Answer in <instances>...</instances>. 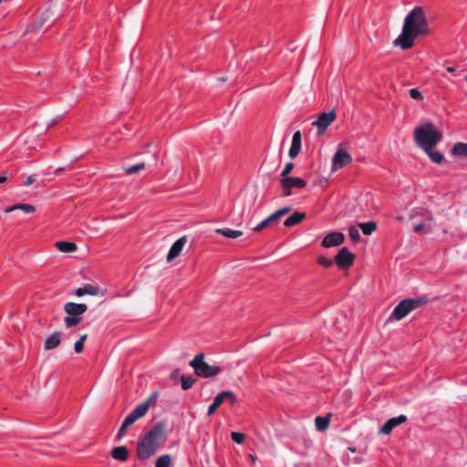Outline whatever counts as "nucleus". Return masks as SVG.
<instances>
[{
  "mask_svg": "<svg viewBox=\"0 0 467 467\" xmlns=\"http://www.w3.org/2000/svg\"><path fill=\"white\" fill-rule=\"evenodd\" d=\"M129 427H124V424L122 423L119 431H118V434L116 436V441H119L121 440L127 433V429Z\"/></svg>",
  "mask_w": 467,
  "mask_h": 467,
  "instance_id": "79ce46f5",
  "label": "nucleus"
},
{
  "mask_svg": "<svg viewBox=\"0 0 467 467\" xmlns=\"http://www.w3.org/2000/svg\"><path fill=\"white\" fill-rule=\"evenodd\" d=\"M446 70L450 73H453L455 71V67H446Z\"/></svg>",
  "mask_w": 467,
  "mask_h": 467,
  "instance_id": "864d4df0",
  "label": "nucleus"
},
{
  "mask_svg": "<svg viewBox=\"0 0 467 467\" xmlns=\"http://www.w3.org/2000/svg\"><path fill=\"white\" fill-rule=\"evenodd\" d=\"M466 78V80H467V75H466V78Z\"/></svg>",
  "mask_w": 467,
  "mask_h": 467,
  "instance_id": "680f3d73",
  "label": "nucleus"
},
{
  "mask_svg": "<svg viewBox=\"0 0 467 467\" xmlns=\"http://www.w3.org/2000/svg\"><path fill=\"white\" fill-rule=\"evenodd\" d=\"M301 140H302L301 132H300V130H296L293 135L291 144H296V145L301 146Z\"/></svg>",
  "mask_w": 467,
  "mask_h": 467,
  "instance_id": "58836bf2",
  "label": "nucleus"
},
{
  "mask_svg": "<svg viewBox=\"0 0 467 467\" xmlns=\"http://www.w3.org/2000/svg\"><path fill=\"white\" fill-rule=\"evenodd\" d=\"M178 374H179V370H178V369H176V370H174V371L172 372L171 376H172V378H175V377H177V375H178Z\"/></svg>",
  "mask_w": 467,
  "mask_h": 467,
  "instance_id": "5fc2aeb1",
  "label": "nucleus"
},
{
  "mask_svg": "<svg viewBox=\"0 0 467 467\" xmlns=\"http://www.w3.org/2000/svg\"><path fill=\"white\" fill-rule=\"evenodd\" d=\"M421 215H423V211H422V209H420V208H414V209H412V210L410 211L409 217H410V219H413V218H415V217H417V216H421Z\"/></svg>",
  "mask_w": 467,
  "mask_h": 467,
  "instance_id": "37998d69",
  "label": "nucleus"
},
{
  "mask_svg": "<svg viewBox=\"0 0 467 467\" xmlns=\"http://www.w3.org/2000/svg\"><path fill=\"white\" fill-rule=\"evenodd\" d=\"M223 392L230 394V396H225V400H229L232 404L236 402V397L234 392L228 390H223Z\"/></svg>",
  "mask_w": 467,
  "mask_h": 467,
  "instance_id": "a18cd8bd",
  "label": "nucleus"
},
{
  "mask_svg": "<svg viewBox=\"0 0 467 467\" xmlns=\"http://www.w3.org/2000/svg\"><path fill=\"white\" fill-rule=\"evenodd\" d=\"M181 381H182V389L184 390H187L192 387V385L194 384L196 379H192V377H186V376L182 375L181 377Z\"/></svg>",
  "mask_w": 467,
  "mask_h": 467,
  "instance_id": "7c9ffc66",
  "label": "nucleus"
},
{
  "mask_svg": "<svg viewBox=\"0 0 467 467\" xmlns=\"http://www.w3.org/2000/svg\"><path fill=\"white\" fill-rule=\"evenodd\" d=\"M16 210H22L26 213H32L36 211V207L32 204L17 203V204L6 207L5 212L11 213Z\"/></svg>",
  "mask_w": 467,
  "mask_h": 467,
  "instance_id": "412c9836",
  "label": "nucleus"
},
{
  "mask_svg": "<svg viewBox=\"0 0 467 467\" xmlns=\"http://www.w3.org/2000/svg\"><path fill=\"white\" fill-rule=\"evenodd\" d=\"M441 140L442 134L431 122H426L414 130V140L422 150L434 148Z\"/></svg>",
  "mask_w": 467,
  "mask_h": 467,
  "instance_id": "f03ea898",
  "label": "nucleus"
},
{
  "mask_svg": "<svg viewBox=\"0 0 467 467\" xmlns=\"http://www.w3.org/2000/svg\"><path fill=\"white\" fill-rule=\"evenodd\" d=\"M61 342V333L53 332L44 342L45 350H52L59 346Z\"/></svg>",
  "mask_w": 467,
  "mask_h": 467,
  "instance_id": "f3484780",
  "label": "nucleus"
},
{
  "mask_svg": "<svg viewBox=\"0 0 467 467\" xmlns=\"http://www.w3.org/2000/svg\"><path fill=\"white\" fill-rule=\"evenodd\" d=\"M329 417L330 414H328L326 417L317 416L315 419V425L317 431H323L327 429L329 425Z\"/></svg>",
  "mask_w": 467,
  "mask_h": 467,
  "instance_id": "b1692460",
  "label": "nucleus"
},
{
  "mask_svg": "<svg viewBox=\"0 0 467 467\" xmlns=\"http://www.w3.org/2000/svg\"><path fill=\"white\" fill-rule=\"evenodd\" d=\"M74 294L78 297L85 296L84 286L76 289Z\"/></svg>",
  "mask_w": 467,
  "mask_h": 467,
  "instance_id": "3c124183",
  "label": "nucleus"
},
{
  "mask_svg": "<svg viewBox=\"0 0 467 467\" xmlns=\"http://www.w3.org/2000/svg\"><path fill=\"white\" fill-rule=\"evenodd\" d=\"M111 457L114 460L126 462L129 458V450L126 446H119L115 447L110 453Z\"/></svg>",
  "mask_w": 467,
  "mask_h": 467,
  "instance_id": "a211bd4d",
  "label": "nucleus"
},
{
  "mask_svg": "<svg viewBox=\"0 0 467 467\" xmlns=\"http://www.w3.org/2000/svg\"><path fill=\"white\" fill-rule=\"evenodd\" d=\"M36 181V178L35 175H29L26 177L24 184L26 186H29V185L33 184Z\"/></svg>",
  "mask_w": 467,
  "mask_h": 467,
  "instance_id": "09e8293b",
  "label": "nucleus"
},
{
  "mask_svg": "<svg viewBox=\"0 0 467 467\" xmlns=\"http://www.w3.org/2000/svg\"><path fill=\"white\" fill-rule=\"evenodd\" d=\"M301 146L291 144V147L288 151V155L291 159H295L300 152Z\"/></svg>",
  "mask_w": 467,
  "mask_h": 467,
  "instance_id": "f704fd0d",
  "label": "nucleus"
},
{
  "mask_svg": "<svg viewBox=\"0 0 467 467\" xmlns=\"http://www.w3.org/2000/svg\"><path fill=\"white\" fill-rule=\"evenodd\" d=\"M281 187L283 189L284 196H290L292 194L291 189L294 187L304 188L306 185L305 180L298 177H286L282 178L280 181Z\"/></svg>",
  "mask_w": 467,
  "mask_h": 467,
  "instance_id": "9d476101",
  "label": "nucleus"
},
{
  "mask_svg": "<svg viewBox=\"0 0 467 467\" xmlns=\"http://www.w3.org/2000/svg\"><path fill=\"white\" fill-rule=\"evenodd\" d=\"M85 295L97 296L99 292V288L93 285L88 284L84 285Z\"/></svg>",
  "mask_w": 467,
  "mask_h": 467,
  "instance_id": "473e14b6",
  "label": "nucleus"
},
{
  "mask_svg": "<svg viewBox=\"0 0 467 467\" xmlns=\"http://www.w3.org/2000/svg\"><path fill=\"white\" fill-rule=\"evenodd\" d=\"M87 338H88V334H84V335L80 336L78 340H77L75 342L74 350L76 353H78V354L82 353L83 348H84V342L86 341Z\"/></svg>",
  "mask_w": 467,
  "mask_h": 467,
  "instance_id": "c756f323",
  "label": "nucleus"
},
{
  "mask_svg": "<svg viewBox=\"0 0 467 467\" xmlns=\"http://www.w3.org/2000/svg\"><path fill=\"white\" fill-rule=\"evenodd\" d=\"M348 234H349V236L350 238L354 241V242H358L359 241V238H360V234H359V232L358 230L354 227V226H351L348 230Z\"/></svg>",
  "mask_w": 467,
  "mask_h": 467,
  "instance_id": "c9c22d12",
  "label": "nucleus"
},
{
  "mask_svg": "<svg viewBox=\"0 0 467 467\" xmlns=\"http://www.w3.org/2000/svg\"><path fill=\"white\" fill-rule=\"evenodd\" d=\"M250 457H251V459H252V461H253V462H254V461H255V459H254V457L253 455H250Z\"/></svg>",
  "mask_w": 467,
  "mask_h": 467,
  "instance_id": "052dcab7",
  "label": "nucleus"
},
{
  "mask_svg": "<svg viewBox=\"0 0 467 467\" xmlns=\"http://www.w3.org/2000/svg\"><path fill=\"white\" fill-rule=\"evenodd\" d=\"M336 118L337 114L335 109L319 114L317 120L312 122V125L316 126L317 129V136H322L326 132L327 127L336 120Z\"/></svg>",
  "mask_w": 467,
  "mask_h": 467,
  "instance_id": "6e6552de",
  "label": "nucleus"
},
{
  "mask_svg": "<svg viewBox=\"0 0 467 467\" xmlns=\"http://www.w3.org/2000/svg\"><path fill=\"white\" fill-rule=\"evenodd\" d=\"M218 81L223 83V82L226 81V78H224V77L220 78H218Z\"/></svg>",
  "mask_w": 467,
  "mask_h": 467,
  "instance_id": "4d7b16f0",
  "label": "nucleus"
},
{
  "mask_svg": "<svg viewBox=\"0 0 467 467\" xmlns=\"http://www.w3.org/2000/svg\"><path fill=\"white\" fill-rule=\"evenodd\" d=\"M358 227L365 235H369L377 229V223L375 222L360 223Z\"/></svg>",
  "mask_w": 467,
  "mask_h": 467,
  "instance_id": "a878e982",
  "label": "nucleus"
},
{
  "mask_svg": "<svg viewBox=\"0 0 467 467\" xmlns=\"http://www.w3.org/2000/svg\"><path fill=\"white\" fill-rule=\"evenodd\" d=\"M281 217L279 216V214L277 213V212H275L273 214H271L269 217H267L266 219L268 220V222L270 223H273L275 222H277Z\"/></svg>",
  "mask_w": 467,
  "mask_h": 467,
  "instance_id": "de8ad7c7",
  "label": "nucleus"
},
{
  "mask_svg": "<svg viewBox=\"0 0 467 467\" xmlns=\"http://www.w3.org/2000/svg\"><path fill=\"white\" fill-rule=\"evenodd\" d=\"M427 31H401V34L393 41L395 47H400L406 50L410 48L415 39L426 34Z\"/></svg>",
  "mask_w": 467,
  "mask_h": 467,
  "instance_id": "0eeeda50",
  "label": "nucleus"
},
{
  "mask_svg": "<svg viewBox=\"0 0 467 467\" xmlns=\"http://www.w3.org/2000/svg\"><path fill=\"white\" fill-rule=\"evenodd\" d=\"M55 246L62 253H72L77 250V245L72 242L60 241L55 244Z\"/></svg>",
  "mask_w": 467,
  "mask_h": 467,
  "instance_id": "4be33fe9",
  "label": "nucleus"
},
{
  "mask_svg": "<svg viewBox=\"0 0 467 467\" xmlns=\"http://www.w3.org/2000/svg\"><path fill=\"white\" fill-rule=\"evenodd\" d=\"M186 243H187L186 235H183L181 238H179L177 241H175V243L171 245V247L167 254L166 260L168 263H171L174 258L179 256V254L182 251Z\"/></svg>",
  "mask_w": 467,
  "mask_h": 467,
  "instance_id": "4468645a",
  "label": "nucleus"
},
{
  "mask_svg": "<svg viewBox=\"0 0 467 467\" xmlns=\"http://www.w3.org/2000/svg\"><path fill=\"white\" fill-rule=\"evenodd\" d=\"M81 320H82L81 317H75V316H70V315L65 317V318H64L66 327H67V328H71V327L78 326L81 322Z\"/></svg>",
  "mask_w": 467,
  "mask_h": 467,
  "instance_id": "c85d7f7f",
  "label": "nucleus"
},
{
  "mask_svg": "<svg viewBox=\"0 0 467 467\" xmlns=\"http://www.w3.org/2000/svg\"><path fill=\"white\" fill-rule=\"evenodd\" d=\"M305 218H306V213L295 212L293 214H291L285 220L284 225L285 227H292V226L301 223Z\"/></svg>",
  "mask_w": 467,
  "mask_h": 467,
  "instance_id": "6ab92c4d",
  "label": "nucleus"
},
{
  "mask_svg": "<svg viewBox=\"0 0 467 467\" xmlns=\"http://www.w3.org/2000/svg\"><path fill=\"white\" fill-rule=\"evenodd\" d=\"M271 223L268 222L267 219H265L264 221H262L257 226H255L254 228V231L255 232H260L262 231L263 229H265V227L269 226Z\"/></svg>",
  "mask_w": 467,
  "mask_h": 467,
  "instance_id": "c03bdc74",
  "label": "nucleus"
},
{
  "mask_svg": "<svg viewBox=\"0 0 467 467\" xmlns=\"http://www.w3.org/2000/svg\"><path fill=\"white\" fill-rule=\"evenodd\" d=\"M409 92H410V96L413 99H416V100H422L423 99V96H422L421 92L418 88H411V89H410Z\"/></svg>",
  "mask_w": 467,
  "mask_h": 467,
  "instance_id": "e433bc0d",
  "label": "nucleus"
},
{
  "mask_svg": "<svg viewBox=\"0 0 467 467\" xmlns=\"http://www.w3.org/2000/svg\"><path fill=\"white\" fill-rule=\"evenodd\" d=\"M292 210V207L291 206H286V207H283L279 210H277V213L279 214L280 217L285 215L287 213H289L290 211Z\"/></svg>",
  "mask_w": 467,
  "mask_h": 467,
  "instance_id": "49530a36",
  "label": "nucleus"
},
{
  "mask_svg": "<svg viewBox=\"0 0 467 467\" xmlns=\"http://www.w3.org/2000/svg\"><path fill=\"white\" fill-rule=\"evenodd\" d=\"M244 437H245L244 434L242 432L234 431L231 433L232 440L237 444L243 443L244 441Z\"/></svg>",
  "mask_w": 467,
  "mask_h": 467,
  "instance_id": "72a5a7b5",
  "label": "nucleus"
},
{
  "mask_svg": "<svg viewBox=\"0 0 467 467\" xmlns=\"http://www.w3.org/2000/svg\"><path fill=\"white\" fill-rule=\"evenodd\" d=\"M345 241V235L340 232H333L328 234L322 240V246L328 248L333 246H338Z\"/></svg>",
  "mask_w": 467,
  "mask_h": 467,
  "instance_id": "f8f14e48",
  "label": "nucleus"
},
{
  "mask_svg": "<svg viewBox=\"0 0 467 467\" xmlns=\"http://www.w3.org/2000/svg\"><path fill=\"white\" fill-rule=\"evenodd\" d=\"M425 227H426V223H421L415 225L413 230L416 234H420L425 229Z\"/></svg>",
  "mask_w": 467,
  "mask_h": 467,
  "instance_id": "8fccbe9b",
  "label": "nucleus"
},
{
  "mask_svg": "<svg viewBox=\"0 0 467 467\" xmlns=\"http://www.w3.org/2000/svg\"><path fill=\"white\" fill-rule=\"evenodd\" d=\"M396 219L400 222V221L403 220V217L402 216H398Z\"/></svg>",
  "mask_w": 467,
  "mask_h": 467,
  "instance_id": "13d9d810",
  "label": "nucleus"
},
{
  "mask_svg": "<svg viewBox=\"0 0 467 467\" xmlns=\"http://www.w3.org/2000/svg\"><path fill=\"white\" fill-rule=\"evenodd\" d=\"M439 26L433 15H427L422 7L416 6L407 15L402 29H429Z\"/></svg>",
  "mask_w": 467,
  "mask_h": 467,
  "instance_id": "7ed1b4c3",
  "label": "nucleus"
},
{
  "mask_svg": "<svg viewBox=\"0 0 467 467\" xmlns=\"http://www.w3.org/2000/svg\"><path fill=\"white\" fill-rule=\"evenodd\" d=\"M352 162L351 155L344 149H339L332 159V171H337Z\"/></svg>",
  "mask_w": 467,
  "mask_h": 467,
  "instance_id": "9b49d317",
  "label": "nucleus"
},
{
  "mask_svg": "<svg viewBox=\"0 0 467 467\" xmlns=\"http://www.w3.org/2000/svg\"><path fill=\"white\" fill-rule=\"evenodd\" d=\"M54 12L51 9H47L44 11L41 16L36 19V26L43 27L46 26L47 28L52 27L53 25V17Z\"/></svg>",
  "mask_w": 467,
  "mask_h": 467,
  "instance_id": "dca6fc26",
  "label": "nucleus"
},
{
  "mask_svg": "<svg viewBox=\"0 0 467 467\" xmlns=\"http://www.w3.org/2000/svg\"><path fill=\"white\" fill-rule=\"evenodd\" d=\"M406 420L407 417L405 415H400L399 417L391 418L382 425L379 431V433L388 435L392 431L394 428L404 423Z\"/></svg>",
  "mask_w": 467,
  "mask_h": 467,
  "instance_id": "ddd939ff",
  "label": "nucleus"
},
{
  "mask_svg": "<svg viewBox=\"0 0 467 467\" xmlns=\"http://www.w3.org/2000/svg\"><path fill=\"white\" fill-rule=\"evenodd\" d=\"M293 168H294V164H293V162H287V163L285 165V168H284V170H283V171H282V172H281V176H282L283 178H286V177H288L287 175L292 171Z\"/></svg>",
  "mask_w": 467,
  "mask_h": 467,
  "instance_id": "4c0bfd02",
  "label": "nucleus"
},
{
  "mask_svg": "<svg viewBox=\"0 0 467 467\" xmlns=\"http://www.w3.org/2000/svg\"><path fill=\"white\" fill-rule=\"evenodd\" d=\"M7 180V177L5 175H0V183L5 182Z\"/></svg>",
  "mask_w": 467,
  "mask_h": 467,
  "instance_id": "603ef678",
  "label": "nucleus"
},
{
  "mask_svg": "<svg viewBox=\"0 0 467 467\" xmlns=\"http://www.w3.org/2000/svg\"><path fill=\"white\" fill-rule=\"evenodd\" d=\"M171 465V457L170 454L160 456L155 462V467H170Z\"/></svg>",
  "mask_w": 467,
  "mask_h": 467,
  "instance_id": "cd10ccee",
  "label": "nucleus"
},
{
  "mask_svg": "<svg viewBox=\"0 0 467 467\" xmlns=\"http://www.w3.org/2000/svg\"><path fill=\"white\" fill-rule=\"evenodd\" d=\"M166 427L164 421H159L139 440L136 454L140 461H146L156 453L166 439Z\"/></svg>",
  "mask_w": 467,
  "mask_h": 467,
  "instance_id": "f257e3e1",
  "label": "nucleus"
},
{
  "mask_svg": "<svg viewBox=\"0 0 467 467\" xmlns=\"http://www.w3.org/2000/svg\"><path fill=\"white\" fill-rule=\"evenodd\" d=\"M427 303L428 299L426 297L404 299L395 306L390 318L393 317L395 320H401L412 310Z\"/></svg>",
  "mask_w": 467,
  "mask_h": 467,
  "instance_id": "39448f33",
  "label": "nucleus"
},
{
  "mask_svg": "<svg viewBox=\"0 0 467 467\" xmlns=\"http://www.w3.org/2000/svg\"><path fill=\"white\" fill-rule=\"evenodd\" d=\"M348 450L352 452H355L356 451V448H348Z\"/></svg>",
  "mask_w": 467,
  "mask_h": 467,
  "instance_id": "bf43d9fd",
  "label": "nucleus"
},
{
  "mask_svg": "<svg viewBox=\"0 0 467 467\" xmlns=\"http://www.w3.org/2000/svg\"><path fill=\"white\" fill-rule=\"evenodd\" d=\"M129 427H124V424L122 423L119 431H118V434L116 436V441H119L121 440L127 433V429Z\"/></svg>",
  "mask_w": 467,
  "mask_h": 467,
  "instance_id": "a19ab883",
  "label": "nucleus"
},
{
  "mask_svg": "<svg viewBox=\"0 0 467 467\" xmlns=\"http://www.w3.org/2000/svg\"><path fill=\"white\" fill-rule=\"evenodd\" d=\"M451 152L456 156H467V143L457 142L454 144Z\"/></svg>",
  "mask_w": 467,
  "mask_h": 467,
  "instance_id": "bb28decb",
  "label": "nucleus"
},
{
  "mask_svg": "<svg viewBox=\"0 0 467 467\" xmlns=\"http://www.w3.org/2000/svg\"><path fill=\"white\" fill-rule=\"evenodd\" d=\"M423 151L430 157V159L434 163L440 164L444 160L443 155L441 152L437 151V150H433V148H430V150H423Z\"/></svg>",
  "mask_w": 467,
  "mask_h": 467,
  "instance_id": "393cba45",
  "label": "nucleus"
},
{
  "mask_svg": "<svg viewBox=\"0 0 467 467\" xmlns=\"http://www.w3.org/2000/svg\"><path fill=\"white\" fill-rule=\"evenodd\" d=\"M433 221H434V219L432 216L430 215L427 217V222H433Z\"/></svg>",
  "mask_w": 467,
  "mask_h": 467,
  "instance_id": "6e6d98bb",
  "label": "nucleus"
},
{
  "mask_svg": "<svg viewBox=\"0 0 467 467\" xmlns=\"http://www.w3.org/2000/svg\"><path fill=\"white\" fill-rule=\"evenodd\" d=\"M215 233L232 239H235L243 235L242 231L232 230L229 228H218L215 230Z\"/></svg>",
  "mask_w": 467,
  "mask_h": 467,
  "instance_id": "5701e85b",
  "label": "nucleus"
},
{
  "mask_svg": "<svg viewBox=\"0 0 467 467\" xmlns=\"http://www.w3.org/2000/svg\"><path fill=\"white\" fill-rule=\"evenodd\" d=\"M225 396H230V394H227L225 392H220L215 396L213 403L208 408V416L213 415L215 412V410L222 405V403L225 400Z\"/></svg>",
  "mask_w": 467,
  "mask_h": 467,
  "instance_id": "aec40b11",
  "label": "nucleus"
},
{
  "mask_svg": "<svg viewBox=\"0 0 467 467\" xmlns=\"http://www.w3.org/2000/svg\"><path fill=\"white\" fill-rule=\"evenodd\" d=\"M318 264L323 265L324 267H329L332 265L333 261L331 259L326 258L324 256H320L318 258Z\"/></svg>",
  "mask_w": 467,
  "mask_h": 467,
  "instance_id": "ea45409f",
  "label": "nucleus"
},
{
  "mask_svg": "<svg viewBox=\"0 0 467 467\" xmlns=\"http://www.w3.org/2000/svg\"><path fill=\"white\" fill-rule=\"evenodd\" d=\"M158 394L156 392L152 393L146 401L137 405L134 410H132L123 420L124 427H130L133 425L139 419L142 418L146 415L149 410V408L151 404H154L157 400Z\"/></svg>",
  "mask_w": 467,
  "mask_h": 467,
  "instance_id": "423d86ee",
  "label": "nucleus"
},
{
  "mask_svg": "<svg viewBox=\"0 0 467 467\" xmlns=\"http://www.w3.org/2000/svg\"><path fill=\"white\" fill-rule=\"evenodd\" d=\"M194 370V373L201 378H213L217 376L222 368L218 365H210L204 360V355L200 353L194 357L189 364Z\"/></svg>",
  "mask_w": 467,
  "mask_h": 467,
  "instance_id": "20e7f679",
  "label": "nucleus"
},
{
  "mask_svg": "<svg viewBox=\"0 0 467 467\" xmlns=\"http://www.w3.org/2000/svg\"><path fill=\"white\" fill-rule=\"evenodd\" d=\"M144 168H145V163L141 162V163H138V164L131 165V166L125 168V172L129 175H131V174H134V173H137V172L142 171Z\"/></svg>",
  "mask_w": 467,
  "mask_h": 467,
  "instance_id": "2f4dec72",
  "label": "nucleus"
},
{
  "mask_svg": "<svg viewBox=\"0 0 467 467\" xmlns=\"http://www.w3.org/2000/svg\"><path fill=\"white\" fill-rule=\"evenodd\" d=\"M355 257L347 247H342L335 256V263L340 269H348L353 265Z\"/></svg>",
  "mask_w": 467,
  "mask_h": 467,
  "instance_id": "1a4fd4ad",
  "label": "nucleus"
},
{
  "mask_svg": "<svg viewBox=\"0 0 467 467\" xmlns=\"http://www.w3.org/2000/svg\"><path fill=\"white\" fill-rule=\"evenodd\" d=\"M88 309L86 304H78L74 302H68L65 304L64 310L67 315L80 317L84 314Z\"/></svg>",
  "mask_w": 467,
  "mask_h": 467,
  "instance_id": "2eb2a0df",
  "label": "nucleus"
}]
</instances>
